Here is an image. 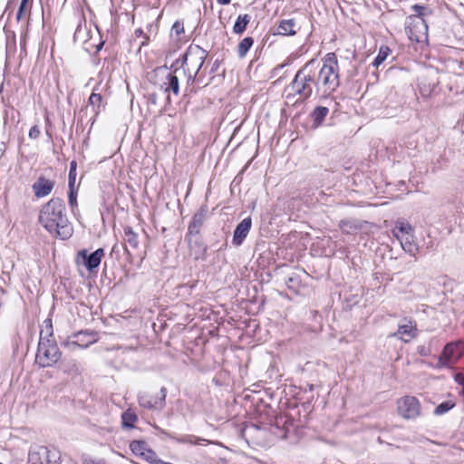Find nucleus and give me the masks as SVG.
<instances>
[{
  "instance_id": "nucleus-1",
  "label": "nucleus",
  "mask_w": 464,
  "mask_h": 464,
  "mask_svg": "<svg viewBox=\"0 0 464 464\" xmlns=\"http://www.w3.org/2000/svg\"><path fill=\"white\" fill-rule=\"evenodd\" d=\"M39 222L51 234L62 239H67L72 234V227L65 214V205L59 198H52L43 207Z\"/></svg>"
},
{
  "instance_id": "nucleus-2",
  "label": "nucleus",
  "mask_w": 464,
  "mask_h": 464,
  "mask_svg": "<svg viewBox=\"0 0 464 464\" xmlns=\"http://www.w3.org/2000/svg\"><path fill=\"white\" fill-rule=\"evenodd\" d=\"M315 92L316 94L327 96L340 85L339 66L334 53H327L323 59V65L315 72Z\"/></svg>"
},
{
  "instance_id": "nucleus-3",
  "label": "nucleus",
  "mask_w": 464,
  "mask_h": 464,
  "mask_svg": "<svg viewBox=\"0 0 464 464\" xmlns=\"http://www.w3.org/2000/svg\"><path fill=\"white\" fill-rule=\"evenodd\" d=\"M313 61L308 62L295 74L290 84L293 92L299 95L302 100L310 98L313 94L314 87L315 88V71L312 69Z\"/></svg>"
},
{
  "instance_id": "nucleus-4",
  "label": "nucleus",
  "mask_w": 464,
  "mask_h": 464,
  "mask_svg": "<svg viewBox=\"0 0 464 464\" xmlns=\"http://www.w3.org/2000/svg\"><path fill=\"white\" fill-rule=\"evenodd\" d=\"M61 357V353L54 339L42 337L38 343L35 360L42 367L53 365Z\"/></svg>"
},
{
  "instance_id": "nucleus-5",
  "label": "nucleus",
  "mask_w": 464,
  "mask_h": 464,
  "mask_svg": "<svg viewBox=\"0 0 464 464\" xmlns=\"http://www.w3.org/2000/svg\"><path fill=\"white\" fill-rule=\"evenodd\" d=\"M206 59V53L199 46L189 48L183 57L182 69L188 73V82H194Z\"/></svg>"
},
{
  "instance_id": "nucleus-6",
  "label": "nucleus",
  "mask_w": 464,
  "mask_h": 464,
  "mask_svg": "<svg viewBox=\"0 0 464 464\" xmlns=\"http://www.w3.org/2000/svg\"><path fill=\"white\" fill-rule=\"evenodd\" d=\"M416 12L409 17L408 29L411 39L420 42L422 37H426L428 34V24L423 16L426 14L427 8L420 5H413Z\"/></svg>"
},
{
  "instance_id": "nucleus-7",
  "label": "nucleus",
  "mask_w": 464,
  "mask_h": 464,
  "mask_svg": "<svg viewBox=\"0 0 464 464\" xmlns=\"http://www.w3.org/2000/svg\"><path fill=\"white\" fill-rule=\"evenodd\" d=\"M59 459V451L45 446H32L28 453V464H58Z\"/></svg>"
},
{
  "instance_id": "nucleus-8",
  "label": "nucleus",
  "mask_w": 464,
  "mask_h": 464,
  "mask_svg": "<svg viewBox=\"0 0 464 464\" xmlns=\"http://www.w3.org/2000/svg\"><path fill=\"white\" fill-rule=\"evenodd\" d=\"M464 354V343L458 341L455 343H448L440 356L439 357V365L447 367L458 362V360Z\"/></svg>"
},
{
  "instance_id": "nucleus-9",
  "label": "nucleus",
  "mask_w": 464,
  "mask_h": 464,
  "mask_svg": "<svg viewBox=\"0 0 464 464\" xmlns=\"http://www.w3.org/2000/svg\"><path fill=\"white\" fill-rule=\"evenodd\" d=\"M97 341L96 334L89 331H80L63 343L64 347L73 351L76 348L84 349Z\"/></svg>"
},
{
  "instance_id": "nucleus-10",
  "label": "nucleus",
  "mask_w": 464,
  "mask_h": 464,
  "mask_svg": "<svg viewBox=\"0 0 464 464\" xmlns=\"http://www.w3.org/2000/svg\"><path fill=\"white\" fill-rule=\"evenodd\" d=\"M399 414L404 419H415L420 414V404L417 398L405 396L397 402Z\"/></svg>"
},
{
  "instance_id": "nucleus-11",
  "label": "nucleus",
  "mask_w": 464,
  "mask_h": 464,
  "mask_svg": "<svg viewBox=\"0 0 464 464\" xmlns=\"http://www.w3.org/2000/svg\"><path fill=\"white\" fill-rule=\"evenodd\" d=\"M166 395L167 390L165 387L160 389V396L143 392L139 395V404L145 409L161 408L164 404Z\"/></svg>"
},
{
  "instance_id": "nucleus-12",
  "label": "nucleus",
  "mask_w": 464,
  "mask_h": 464,
  "mask_svg": "<svg viewBox=\"0 0 464 464\" xmlns=\"http://www.w3.org/2000/svg\"><path fill=\"white\" fill-rule=\"evenodd\" d=\"M103 256V248H98L97 250L91 254L88 253V250L82 249L79 251L77 255L78 259H82V264L89 271L97 268L100 266L102 258Z\"/></svg>"
},
{
  "instance_id": "nucleus-13",
  "label": "nucleus",
  "mask_w": 464,
  "mask_h": 464,
  "mask_svg": "<svg viewBox=\"0 0 464 464\" xmlns=\"http://www.w3.org/2000/svg\"><path fill=\"white\" fill-rule=\"evenodd\" d=\"M208 212L207 206H202L192 217V220L188 225V234L198 235L206 220Z\"/></svg>"
},
{
  "instance_id": "nucleus-14",
  "label": "nucleus",
  "mask_w": 464,
  "mask_h": 464,
  "mask_svg": "<svg viewBox=\"0 0 464 464\" xmlns=\"http://www.w3.org/2000/svg\"><path fill=\"white\" fill-rule=\"evenodd\" d=\"M252 226L250 217L244 218L236 227L233 235V244L237 246H240L248 235Z\"/></svg>"
},
{
  "instance_id": "nucleus-15",
  "label": "nucleus",
  "mask_w": 464,
  "mask_h": 464,
  "mask_svg": "<svg viewBox=\"0 0 464 464\" xmlns=\"http://www.w3.org/2000/svg\"><path fill=\"white\" fill-rule=\"evenodd\" d=\"M130 448L135 455L142 457L144 459L152 463L154 461L155 453L147 448V443L143 440H133L130 444Z\"/></svg>"
},
{
  "instance_id": "nucleus-16",
  "label": "nucleus",
  "mask_w": 464,
  "mask_h": 464,
  "mask_svg": "<svg viewBox=\"0 0 464 464\" xmlns=\"http://www.w3.org/2000/svg\"><path fill=\"white\" fill-rule=\"evenodd\" d=\"M54 187V182L40 177L33 185V189L37 198H43L51 193Z\"/></svg>"
},
{
  "instance_id": "nucleus-17",
  "label": "nucleus",
  "mask_w": 464,
  "mask_h": 464,
  "mask_svg": "<svg viewBox=\"0 0 464 464\" xmlns=\"http://www.w3.org/2000/svg\"><path fill=\"white\" fill-rule=\"evenodd\" d=\"M394 237L400 241L402 249L412 256L419 253V246L413 242V235L401 236L395 231Z\"/></svg>"
},
{
  "instance_id": "nucleus-18",
  "label": "nucleus",
  "mask_w": 464,
  "mask_h": 464,
  "mask_svg": "<svg viewBox=\"0 0 464 464\" xmlns=\"http://www.w3.org/2000/svg\"><path fill=\"white\" fill-rule=\"evenodd\" d=\"M139 236L135 233L130 227H124V250L127 254H130L128 246L131 249H136L139 246Z\"/></svg>"
},
{
  "instance_id": "nucleus-19",
  "label": "nucleus",
  "mask_w": 464,
  "mask_h": 464,
  "mask_svg": "<svg viewBox=\"0 0 464 464\" xmlns=\"http://www.w3.org/2000/svg\"><path fill=\"white\" fill-rule=\"evenodd\" d=\"M392 336L407 343L416 336V327L410 322L409 324L400 325L398 331Z\"/></svg>"
},
{
  "instance_id": "nucleus-20",
  "label": "nucleus",
  "mask_w": 464,
  "mask_h": 464,
  "mask_svg": "<svg viewBox=\"0 0 464 464\" xmlns=\"http://www.w3.org/2000/svg\"><path fill=\"white\" fill-rule=\"evenodd\" d=\"M178 72V70H175L174 73L168 72L166 75L165 81L162 84V88H164L165 92H169V91H172L174 94L178 95L179 92V78L175 74Z\"/></svg>"
},
{
  "instance_id": "nucleus-21",
  "label": "nucleus",
  "mask_w": 464,
  "mask_h": 464,
  "mask_svg": "<svg viewBox=\"0 0 464 464\" xmlns=\"http://www.w3.org/2000/svg\"><path fill=\"white\" fill-rule=\"evenodd\" d=\"M295 19L282 20L277 28L276 34L280 35H295L296 34Z\"/></svg>"
},
{
  "instance_id": "nucleus-22",
  "label": "nucleus",
  "mask_w": 464,
  "mask_h": 464,
  "mask_svg": "<svg viewBox=\"0 0 464 464\" xmlns=\"http://www.w3.org/2000/svg\"><path fill=\"white\" fill-rule=\"evenodd\" d=\"M250 19L251 17L249 14H240L233 26V32L237 34H243L249 24Z\"/></svg>"
},
{
  "instance_id": "nucleus-23",
  "label": "nucleus",
  "mask_w": 464,
  "mask_h": 464,
  "mask_svg": "<svg viewBox=\"0 0 464 464\" xmlns=\"http://www.w3.org/2000/svg\"><path fill=\"white\" fill-rule=\"evenodd\" d=\"M328 112H329V109L327 107H324V106L316 107L312 113L314 124L316 127L319 126L323 122V121L324 120V118L326 117Z\"/></svg>"
},
{
  "instance_id": "nucleus-24",
  "label": "nucleus",
  "mask_w": 464,
  "mask_h": 464,
  "mask_svg": "<svg viewBox=\"0 0 464 464\" xmlns=\"http://www.w3.org/2000/svg\"><path fill=\"white\" fill-rule=\"evenodd\" d=\"M254 44V39L252 37H245L237 46V53L238 56L243 58L246 56L249 49L252 47Z\"/></svg>"
},
{
  "instance_id": "nucleus-25",
  "label": "nucleus",
  "mask_w": 464,
  "mask_h": 464,
  "mask_svg": "<svg viewBox=\"0 0 464 464\" xmlns=\"http://www.w3.org/2000/svg\"><path fill=\"white\" fill-rule=\"evenodd\" d=\"M398 232L401 236H407L412 234V227L409 223L405 222H397L395 227L392 230V234Z\"/></svg>"
},
{
  "instance_id": "nucleus-26",
  "label": "nucleus",
  "mask_w": 464,
  "mask_h": 464,
  "mask_svg": "<svg viewBox=\"0 0 464 464\" xmlns=\"http://www.w3.org/2000/svg\"><path fill=\"white\" fill-rule=\"evenodd\" d=\"M391 50L388 46H381L378 55L375 57L374 61L372 62V65L374 67H378L380 64H382L385 59L390 54Z\"/></svg>"
},
{
  "instance_id": "nucleus-27",
  "label": "nucleus",
  "mask_w": 464,
  "mask_h": 464,
  "mask_svg": "<svg viewBox=\"0 0 464 464\" xmlns=\"http://www.w3.org/2000/svg\"><path fill=\"white\" fill-rule=\"evenodd\" d=\"M42 337H45V339H54L53 337V324L51 319H46L44 321V326L40 331V339Z\"/></svg>"
},
{
  "instance_id": "nucleus-28",
  "label": "nucleus",
  "mask_w": 464,
  "mask_h": 464,
  "mask_svg": "<svg viewBox=\"0 0 464 464\" xmlns=\"http://www.w3.org/2000/svg\"><path fill=\"white\" fill-rule=\"evenodd\" d=\"M28 2L29 0H22L19 9L16 14L17 20L24 19L28 14Z\"/></svg>"
},
{
  "instance_id": "nucleus-29",
  "label": "nucleus",
  "mask_w": 464,
  "mask_h": 464,
  "mask_svg": "<svg viewBox=\"0 0 464 464\" xmlns=\"http://www.w3.org/2000/svg\"><path fill=\"white\" fill-rule=\"evenodd\" d=\"M453 407H454V403H452L451 401H444V402L439 404L435 408L434 414L442 415V414L446 413L447 411H449Z\"/></svg>"
},
{
  "instance_id": "nucleus-30",
  "label": "nucleus",
  "mask_w": 464,
  "mask_h": 464,
  "mask_svg": "<svg viewBox=\"0 0 464 464\" xmlns=\"http://www.w3.org/2000/svg\"><path fill=\"white\" fill-rule=\"evenodd\" d=\"M102 97L99 93L92 92L89 97V103L93 107H97L99 109L102 105ZM95 113H98V110H95Z\"/></svg>"
},
{
  "instance_id": "nucleus-31",
  "label": "nucleus",
  "mask_w": 464,
  "mask_h": 464,
  "mask_svg": "<svg viewBox=\"0 0 464 464\" xmlns=\"http://www.w3.org/2000/svg\"><path fill=\"white\" fill-rule=\"evenodd\" d=\"M76 161L72 160L70 163V171H69V188H72L76 179Z\"/></svg>"
},
{
  "instance_id": "nucleus-32",
  "label": "nucleus",
  "mask_w": 464,
  "mask_h": 464,
  "mask_svg": "<svg viewBox=\"0 0 464 464\" xmlns=\"http://www.w3.org/2000/svg\"><path fill=\"white\" fill-rule=\"evenodd\" d=\"M177 440L180 443L198 444L200 441H204L205 440L192 435H186L177 439Z\"/></svg>"
},
{
  "instance_id": "nucleus-33",
  "label": "nucleus",
  "mask_w": 464,
  "mask_h": 464,
  "mask_svg": "<svg viewBox=\"0 0 464 464\" xmlns=\"http://www.w3.org/2000/svg\"><path fill=\"white\" fill-rule=\"evenodd\" d=\"M137 420L134 414L125 412L122 414V422L124 426L132 427L133 422Z\"/></svg>"
},
{
  "instance_id": "nucleus-34",
  "label": "nucleus",
  "mask_w": 464,
  "mask_h": 464,
  "mask_svg": "<svg viewBox=\"0 0 464 464\" xmlns=\"http://www.w3.org/2000/svg\"><path fill=\"white\" fill-rule=\"evenodd\" d=\"M171 32L175 34L176 36L179 37V35L184 33L183 23L176 21L172 25Z\"/></svg>"
},
{
  "instance_id": "nucleus-35",
  "label": "nucleus",
  "mask_w": 464,
  "mask_h": 464,
  "mask_svg": "<svg viewBox=\"0 0 464 464\" xmlns=\"http://www.w3.org/2000/svg\"><path fill=\"white\" fill-rule=\"evenodd\" d=\"M69 204L72 208H74L76 205H77V200H76V192L74 191V188L73 187L72 188H70V192H69Z\"/></svg>"
},
{
  "instance_id": "nucleus-36",
  "label": "nucleus",
  "mask_w": 464,
  "mask_h": 464,
  "mask_svg": "<svg viewBox=\"0 0 464 464\" xmlns=\"http://www.w3.org/2000/svg\"><path fill=\"white\" fill-rule=\"evenodd\" d=\"M40 133H41V131H40L39 127L34 125L29 130V137L31 139L35 140V139H37L40 136Z\"/></svg>"
},
{
  "instance_id": "nucleus-37",
  "label": "nucleus",
  "mask_w": 464,
  "mask_h": 464,
  "mask_svg": "<svg viewBox=\"0 0 464 464\" xmlns=\"http://www.w3.org/2000/svg\"><path fill=\"white\" fill-rule=\"evenodd\" d=\"M454 380L456 382H458L459 385H462L464 383V373L458 372L454 375Z\"/></svg>"
},
{
  "instance_id": "nucleus-38",
  "label": "nucleus",
  "mask_w": 464,
  "mask_h": 464,
  "mask_svg": "<svg viewBox=\"0 0 464 464\" xmlns=\"http://www.w3.org/2000/svg\"><path fill=\"white\" fill-rule=\"evenodd\" d=\"M149 100L151 103L156 104L157 102V95L155 93L150 94Z\"/></svg>"
},
{
  "instance_id": "nucleus-39",
  "label": "nucleus",
  "mask_w": 464,
  "mask_h": 464,
  "mask_svg": "<svg viewBox=\"0 0 464 464\" xmlns=\"http://www.w3.org/2000/svg\"><path fill=\"white\" fill-rule=\"evenodd\" d=\"M220 5H228L231 0H217Z\"/></svg>"
},
{
  "instance_id": "nucleus-40",
  "label": "nucleus",
  "mask_w": 464,
  "mask_h": 464,
  "mask_svg": "<svg viewBox=\"0 0 464 464\" xmlns=\"http://www.w3.org/2000/svg\"><path fill=\"white\" fill-rule=\"evenodd\" d=\"M461 386H462V394L464 395V383Z\"/></svg>"
},
{
  "instance_id": "nucleus-41",
  "label": "nucleus",
  "mask_w": 464,
  "mask_h": 464,
  "mask_svg": "<svg viewBox=\"0 0 464 464\" xmlns=\"http://www.w3.org/2000/svg\"><path fill=\"white\" fill-rule=\"evenodd\" d=\"M378 441H379L380 443H382V439H381L380 437L378 438Z\"/></svg>"
},
{
  "instance_id": "nucleus-42",
  "label": "nucleus",
  "mask_w": 464,
  "mask_h": 464,
  "mask_svg": "<svg viewBox=\"0 0 464 464\" xmlns=\"http://www.w3.org/2000/svg\"><path fill=\"white\" fill-rule=\"evenodd\" d=\"M136 33L141 34V31L140 30H137Z\"/></svg>"
},
{
  "instance_id": "nucleus-43",
  "label": "nucleus",
  "mask_w": 464,
  "mask_h": 464,
  "mask_svg": "<svg viewBox=\"0 0 464 464\" xmlns=\"http://www.w3.org/2000/svg\"><path fill=\"white\" fill-rule=\"evenodd\" d=\"M0 464H3V463L0 462Z\"/></svg>"
}]
</instances>
